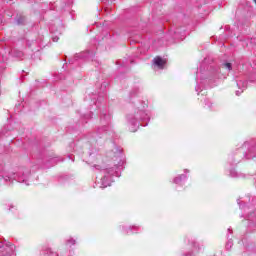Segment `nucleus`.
<instances>
[{
    "instance_id": "1",
    "label": "nucleus",
    "mask_w": 256,
    "mask_h": 256,
    "mask_svg": "<svg viewBox=\"0 0 256 256\" xmlns=\"http://www.w3.org/2000/svg\"><path fill=\"white\" fill-rule=\"evenodd\" d=\"M115 161H117V164H103L101 165H95V169L97 171H100L101 173V179L100 182H98V186L100 189H105L107 187H111V183L113 182V177H119V172L121 171V167H123V154L121 152L117 153L115 156Z\"/></svg>"
},
{
    "instance_id": "2",
    "label": "nucleus",
    "mask_w": 256,
    "mask_h": 256,
    "mask_svg": "<svg viewBox=\"0 0 256 256\" xmlns=\"http://www.w3.org/2000/svg\"><path fill=\"white\" fill-rule=\"evenodd\" d=\"M151 114L147 110V102L137 104L135 108L126 116V125L131 133L137 132L141 127V121H149Z\"/></svg>"
},
{
    "instance_id": "3",
    "label": "nucleus",
    "mask_w": 256,
    "mask_h": 256,
    "mask_svg": "<svg viewBox=\"0 0 256 256\" xmlns=\"http://www.w3.org/2000/svg\"><path fill=\"white\" fill-rule=\"evenodd\" d=\"M29 175H31V171L29 168L20 167L18 172H8L2 175L5 181H18V183H27V179H29Z\"/></svg>"
},
{
    "instance_id": "4",
    "label": "nucleus",
    "mask_w": 256,
    "mask_h": 256,
    "mask_svg": "<svg viewBox=\"0 0 256 256\" xmlns=\"http://www.w3.org/2000/svg\"><path fill=\"white\" fill-rule=\"evenodd\" d=\"M231 71V63H225L220 68L210 69L209 79H227V73Z\"/></svg>"
},
{
    "instance_id": "5",
    "label": "nucleus",
    "mask_w": 256,
    "mask_h": 256,
    "mask_svg": "<svg viewBox=\"0 0 256 256\" xmlns=\"http://www.w3.org/2000/svg\"><path fill=\"white\" fill-rule=\"evenodd\" d=\"M15 249L14 245L10 246H1L0 242V256H15V252L13 251Z\"/></svg>"
},
{
    "instance_id": "6",
    "label": "nucleus",
    "mask_w": 256,
    "mask_h": 256,
    "mask_svg": "<svg viewBox=\"0 0 256 256\" xmlns=\"http://www.w3.org/2000/svg\"><path fill=\"white\" fill-rule=\"evenodd\" d=\"M190 173L189 169H184V174L178 175L173 179L175 185H183L187 181V174Z\"/></svg>"
},
{
    "instance_id": "7",
    "label": "nucleus",
    "mask_w": 256,
    "mask_h": 256,
    "mask_svg": "<svg viewBox=\"0 0 256 256\" xmlns=\"http://www.w3.org/2000/svg\"><path fill=\"white\" fill-rule=\"evenodd\" d=\"M122 231L123 233H126L127 235H131V233H139V231H141V227L140 226H122Z\"/></svg>"
},
{
    "instance_id": "8",
    "label": "nucleus",
    "mask_w": 256,
    "mask_h": 256,
    "mask_svg": "<svg viewBox=\"0 0 256 256\" xmlns=\"http://www.w3.org/2000/svg\"><path fill=\"white\" fill-rule=\"evenodd\" d=\"M153 65L154 67H157V69H164L165 68V60L161 57H156L153 59Z\"/></svg>"
},
{
    "instance_id": "9",
    "label": "nucleus",
    "mask_w": 256,
    "mask_h": 256,
    "mask_svg": "<svg viewBox=\"0 0 256 256\" xmlns=\"http://www.w3.org/2000/svg\"><path fill=\"white\" fill-rule=\"evenodd\" d=\"M76 241L73 238H70L66 241V245H68V247H71L72 245H75Z\"/></svg>"
},
{
    "instance_id": "10",
    "label": "nucleus",
    "mask_w": 256,
    "mask_h": 256,
    "mask_svg": "<svg viewBox=\"0 0 256 256\" xmlns=\"http://www.w3.org/2000/svg\"><path fill=\"white\" fill-rule=\"evenodd\" d=\"M92 54H90L89 52H86V53H82L80 55H77V57H86L87 59H89L91 57Z\"/></svg>"
},
{
    "instance_id": "11",
    "label": "nucleus",
    "mask_w": 256,
    "mask_h": 256,
    "mask_svg": "<svg viewBox=\"0 0 256 256\" xmlns=\"http://www.w3.org/2000/svg\"><path fill=\"white\" fill-rule=\"evenodd\" d=\"M230 175L232 176V177H238L239 175H237V171H235V170H231L230 171Z\"/></svg>"
},
{
    "instance_id": "12",
    "label": "nucleus",
    "mask_w": 256,
    "mask_h": 256,
    "mask_svg": "<svg viewBox=\"0 0 256 256\" xmlns=\"http://www.w3.org/2000/svg\"><path fill=\"white\" fill-rule=\"evenodd\" d=\"M231 247H233V242L228 241L226 244V249H231Z\"/></svg>"
},
{
    "instance_id": "13",
    "label": "nucleus",
    "mask_w": 256,
    "mask_h": 256,
    "mask_svg": "<svg viewBox=\"0 0 256 256\" xmlns=\"http://www.w3.org/2000/svg\"><path fill=\"white\" fill-rule=\"evenodd\" d=\"M195 89H196L197 92H199V89H200V87H199V80H197V86H196Z\"/></svg>"
},
{
    "instance_id": "14",
    "label": "nucleus",
    "mask_w": 256,
    "mask_h": 256,
    "mask_svg": "<svg viewBox=\"0 0 256 256\" xmlns=\"http://www.w3.org/2000/svg\"><path fill=\"white\" fill-rule=\"evenodd\" d=\"M53 41H54V43H57L59 41V38L58 37H53Z\"/></svg>"
},
{
    "instance_id": "15",
    "label": "nucleus",
    "mask_w": 256,
    "mask_h": 256,
    "mask_svg": "<svg viewBox=\"0 0 256 256\" xmlns=\"http://www.w3.org/2000/svg\"><path fill=\"white\" fill-rule=\"evenodd\" d=\"M50 256H57V253H50Z\"/></svg>"
},
{
    "instance_id": "16",
    "label": "nucleus",
    "mask_w": 256,
    "mask_h": 256,
    "mask_svg": "<svg viewBox=\"0 0 256 256\" xmlns=\"http://www.w3.org/2000/svg\"><path fill=\"white\" fill-rule=\"evenodd\" d=\"M236 95H239V91H236Z\"/></svg>"
}]
</instances>
